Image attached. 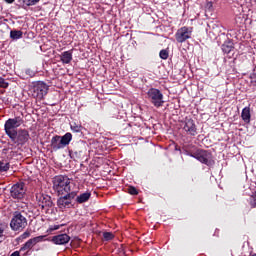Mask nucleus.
Here are the masks:
<instances>
[{
  "mask_svg": "<svg viewBox=\"0 0 256 256\" xmlns=\"http://www.w3.org/2000/svg\"><path fill=\"white\" fill-rule=\"evenodd\" d=\"M241 118L243 119V121H244L245 123H250V121H251V108L245 107V108L242 110Z\"/></svg>",
  "mask_w": 256,
  "mask_h": 256,
  "instance_id": "nucleus-17",
  "label": "nucleus"
},
{
  "mask_svg": "<svg viewBox=\"0 0 256 256\" xmlns=\"http://www.w3.org/2000/svg\"><path fill=\"white\" fill-rule=\"evenodd\" d=\"M40 0H24L25 5H27L28 7H31L33 5H37V3H39Z\"/></svg>",
  "mask_w": 256,
  "mask_h": 256,
  "instance_id": "nucleus-27",
  "label": "nucleus"
},
{
  "mask_svg": "<svg viewBox=\"0 0 256 256\" xmlns=\"http://www.w3.org/2000/svg\"><path fill=\"white\" fill-rule=\"evenodd\" d=\"M25 183H16L11 187L10 195L13 199H23L26 193Z\"/></svg>",
  "mask_w": 256,
  "mask_h": 256,
  "instance_id": "nucleus-9",
  "label": "nucleus"
},
{
  "mask_svg": "<svg viewBox=\"0 0 256 256\" xmlns=\"http://www.w3.org/2000/svg\"><path fill=\"white\" fill-rule=\"evenodd\" d=\"M187 155H189V157H193L195 159V156L197 155V152L187 153Z\"/></svg>",
  "mask_w": 256,
  "mask_h": 256,
  "instance_id": "nucleus-34",
  "label": "nucleus"
},
{
  "mask_svg": "<svg viewBox=\"0 0 256 256\" xmlns=\"http://www.w3.org/2000/svg\"><path fill=\"white\" fill-rule=\"evenodd\" d=\"M10 227L12 231H23L27 227V218L21 212H15L11 219Z\"/></svg>",
  "mask_w": 256,
  "mask_h": 256,
  "instance_id": "nucleus-3",
  "label": "nucleus"
},
{
  "mask_svg": "<svg viewBox=\"0 0 256 256\" xmlns=\"http://www.w3.org/2000/svg\"><path fill=\"white\" fill-rule=\"evenodd\" d=\"M49 91V86L45 84V82H37L34 84L32 88V97H35L36 99H43L45 95H47Z\"/></svg>",
  "mask_w": 256,
  "mask_h": 256,
  "instance_id": "nucleus-7",
  "label": "nucleus"
},
{
  "mask_svg": "<svg viewBox=\"0 0 256 256\" xmlns=\"http://www.w3.org/2000/svg\"><path fill=\"white\" fill-rule=\"evenodd\" d=\"M36 199L38 201L39 207H42V209H45V207H52L53 202L51 201V197L48 195L43 194H37Z\"/></svg>",
  "mask_w": 256,
  "mask_h": 256,
  "instance_id": "nucleus-13",
  "label": "nucleus"
},
{
  "mask_svg": "<svg viewBox=\"0 0 256 256\" xmlns=\"http://www.w3.org/2000/svg\"><path fill=\"white\" fill-rule=\"evenodd\" d=\"M249 204H250V206H251L252 208H255V207H256V191H255V193H254L252 196H250V198H249Z\"/></svg>",
  "mask_w": 256,
  "mask_h": 256,
  "instance_id": "nucleus-25",
  "label": "nucleus"
},
{
  "mask_svg": "<svg viewBox=\"0 0 256 256\" xmlns=\"http://www.w3.org/2000/svg\"><path fill=\"white\" fill-rule=\"evenodd\" d=\"M60 61H62V63L64 65H69V63H71V61H73V52L71 51H65L60 55Z\"/></svg>",
  "mask_w": 256,
  "mask_h": 256,
  "instance_id": "nucleus-16",
  "label": "nucleus"
},
{
  "mask_svg": "<svg viewBox=\"0 0 256 256\" xmlns=\"http://www.w3.org/2000/svg\"><path fill=\"white\" fill-rule=\"evenodd\" d=\"M4 231H5V230L3 229V227L0 226V237H3Z\"/></svg>",
  "mask_w": 256,
  "mask_h": 256,
  "instance_id": "nucleus-35",
  "label": "nucleus"
},
{
  "mask_svg": "<svg viewBox=\"0 0 256 256\" xmlns=\"http://www.w3.org/2000/svg\"><path fill=\"white\" fill-rule=\"evenodd\" d=\"M4 32L0 31V39H3Z\"/></svg>",
  "mask_w": 256,
  "mask_h": 256,
  "instance_id": "nucleus-37",
  "label": "nucleus"
},
{
  "mask_svg": "<svg viewBox=\"0 0 256 256\" xmlns=\"http://www.w3.org/2000/svg\"><path fill=\"white\" fill-rule=\"evenodd\" d=\"M6 3H15V0H4Z\"/></svg>",
  "mask_w": 256,
  "mask_h": 256,
  "instance_id": "nucleus-36",
  "label": "nucleus"
},
{
  "mask_svg": "<svg viewBox=\"0 0 256 256\" xmlns=\"http://www.w3.org/2000/svg\"><path fill=\"white\" fill-rule=\"evenodd\" d=\"M159 55L161 59H169V52L167 50H161Z\"/></svg>",
  "mask_w": 256,
  "mask_h": 256,
  "instance_id": "nucleus-30",
  "label": "nucleus"
},
{
  "mask_svg": "<svg viewBox=\"0 0 256 256\" xmlns=\"http://www.w3.org/2000/svg\"><path fill=\"white\" fill-rule=\"evenodd\" d=\"M193 33V29L189 27H182L177 30L175 34V39L177 43H185L187 39H191V35Z\"/></svg>",
  "mask_w": 256,
  "mask_h": 256,
  "instance_id": "nucleus-10",
  "label": "nucleus"
},
{
  "mask_svg": "<svg viewBox=\"0 0 256 256\" xmlns=\"http://www.w3.org/2000/svg\"><path fill=\"white\" fill-rule=\"evenodd\" d=\"M197 161L207 165V167H213L215 165V160H213V154L207 150L198 149L196 150V155L194 156Z\"/></svg>",
  "mask_w": 256,
  "mask_h": 256,
  "instance_id": "nucleus-4",
  "label": "nucleus"
},
{
  "mask_svg": "<svg viewBox=\"0 0 256 256\" xmlns=\"http://www.w3.org/2000/svg\"><path fill=\"white\" fill-rule=\"evenodd\" d=\"M51 148L53 151H59V149H65L63 142L61 140V136L56 135L51 139Z\"/></svg>",
  "mask_w": 256,
  "mask_h": 256,
  "instance_id": "nucleus-15",
  "label": "nucleus"
},
{
  "mask_svg": "<svg viewBox=\"0 0 256 256\" xmlns=\"http://www.w3.org/2000/svg\"><path fill=\"white\" fill-rule=\"evenodd\" d=\"M251 256H256V254H252Z\"/></svg>",
  "mask_w": 256,
  "mask_h": 256,
  "instance_id": "nucleus-38",
  "label": "nucleus"
},
{
  "mask_svg": "<svg viewBox=\"0 0 256 256\" xmlns=\"http://www.w3.org/2000/svg\"><path fill=\"white\" fill-rule=\"evenodd\" d=\"M71 129L74 133H81L83 126L77 124V123H72L71 124Z\"/></svg>",
  "mask_w": 256,
  "mask_h": 256,
  "instance_id": "nucleus-24",
  "label": "nucleus"
},
{
  "mask_svg": "<svg viewBox=\"0 0 256 256\" xmlns=\"http://www.w3.org/2000/svg\"><path fill=\"white\" fill-rule=\"evenodd\" d=\"M23 123H25V121L23 120V117L21 116H16L14 118H9L8 120H6L5 124H4V130L6 135L10 138L15 136V132H17V128L21 125H23Z\"/></svg>",
  "mask_w": 256,
  "mask_h": 256,
  "instance_id": "nucleus-2",
  "label": "nucleus"
},
{
  "mask_svg": "<svg viewBox=\"0 0 256 256\" xmlns=\"http://www.w3.org/2000/svg\"><path fill=\"white\" fill-rule=\"evenodd\" d=\"M113 237H115V235H113V233H111V232L103 233L104 241H111L113 239Z\"/></svg>",
  "mask_w": 256,
  "mask_h": 256,
  "instance_id": "nucleus-26",
  "label": "nucleus"
},
{
  "mask_svg": "<svg viewBox=\"0 0 256 256\" xmlns=\"http://www.w3.org/2000/svg\"><path fill=\"white\" fill-rule=\"evenodd\" d=\"M91 199V192H84L80 194L79 196L76 197V202L77 203H87Z\"/></svg>",
  "mask_w": 256,
  "mask_h": 256,
  "instance_id": "nucleus-18",
  "label": "nucleus"
},
{
  "mask_svg": "<svg viewBox=\"0 0 256 256\" xmlns=\"http://www.w3.org/2000/svg\"><path fill=\"white\" fill-rule=\"evenodd\" d=\"M234 49L235 47H233V42H226L222 45V51L227 55H229V53H232Z\"/></svg>",
  "mask_w": 256,
  "mask_h": 256,
  "instance_id": "nucleus-22",
  "label": "nucleus"
},
{
  "mask_svg": "<svg viewBox=\"0 0 256 256\" xmlns=\"http://www.w3.org/2000/svg\"><path fill=\"white\" fill-rule=\"evenodd\" d=\"M75 183L71 182V179L67 176L59 175L53 178V189L58 195H65L67 193H77L73 190Z\"/></svg>",
  "mask_w": 256,
  "mask_h": 256,
  "instance_id": "nucleus-1",
  "label": "nucleus"
},
{
  "mask_svg": "<svg viewBox=\"0 0 256 256\" xmlns=\"http://www.w3.org/2000/svg\"><path fill=\"white\" fill-rule=\"evenodd\" d=\"M71 241V237L67 234H60L52 237V242L55 245H67Z\"/></svg>",
  "mask_w": 256,
  "mask_h": 256,
  "instance_id": "nucleus-14",
  "label": "nucleus"
},
{
  "mask_svg": "<svg viewBox=\"0 0 256 256\" xmlns=\"http://www.w3.org/2000/svg\"><path fill=\"white\" fill-rule=\"evenodd\" d=\"M10 164L9 162L0 161V172L3 173L5 171H9Z\"/></svg>",
  "mask_w": 256,
  "mask_h": 256,
  "instance_id": "nucleus-23",
  "label": "nucleus"
},
{
  "mask_svg": "<svg viewBox=\"0 0 256 256\" xmlns=\"http://www.w3.org/2000/svg\"><path fill=\"white\" fill-rule=\"evenodd\" d=\"M43 239H45V236H37L34 238L29 239L21 248H20V252L23 251H31L32 247H35L37 245V243H41V241H43Z\"/></svg>",
  "mask_w": 256,
  "mask_h": 256,
  "instance_id": "nucleus-12",
  "label": "nucleus"
},
{
  "mask_svg": "<svg viewBox=\"0 0 256 256\" xmlns=\"http://www.w3.org/2000/svg\"><path fill=\"white\" fill-rule=\"evenodd\" d=\"M25 74L28 77H35V75H37V72H35V70H32L31 68H28L25 70Z\"/></svg>",
  "mask_w": 256,
  "mask_h": 256,
  "instance_id": "nucleus-28",
  "label": "nucleus"
},
{
  "mask_svg": "<svg viewBox=\"0 0 256 256\" xmlns=\"http://www.w3.org/2000/svg\"><path fill=\"white\" fill-rule=\"evenodd\" d=\"M14 136H10L9 139H11L12 143H15V145H20L23 147L29 139H31V136L29 135V131L27 129H19L15 132Z\"/></svg>",
  "mask_w": 256,
  "mask_h": 256,
  "instance_id": "nucleus-6",
  "label": "nucleus"
},
{
  "mask_svg": "<svg viewBox=\"0 0 256 256\" xmlns=\"http://www.w3.org/2000/svg\"><path fill=\"white\" fill-rule=\"evenodd\" d=\"M57 229H59V225L50 226V231H57Z\"/></svg>",
  "mask_w": 256,
  "mask_h": 256,
  "instance_id": "nucleus-33",
  "label": "nucleus"
},
{
  "mask_svg": "<svg viewBox=\"0 0 256 256\" xmlns=\"http://www.w3.org/2000/svg\"><path fill=\"white\" fill-rule=\"evenodd\" d=\"M147 96L148 100L150 103H152V105H154V107H163V103H165V101L163 100V93H161V90L157 88H151L148 90Z\"/></svg>",
  "mask_w": 256,
  "mask_h": 256,
  "instance_id": "nucleus-5",
  "label": "nucleus"
},
{
  "mask_svg": "<svg viewBox=\"0 0 256 256\" xmlns=\"http://www.w3.org/2000/svg\"><path fill=\"white\" fill-rule=\"evenodd\" d=\"M10 39H12V41H18V39H23V31L11 30L10 31Z\"/></svg>",
  "mask_w": 256,
  "mask_h": 256,
  "instance_id": "nucleus-20",
  "label": "nucleus"
},
{
  "mask_svg": "<svg viewBox=\"0 0 256 256\" xmlns=\"http://www.w3.org/2000/svg\"><path fill=\"white\" fill-rule=\"evenodd\" d=\"M20 237L21 239H28V237H31V232L27 230Z\"/></svg>",
  "mask_w": 256,
  "mask_h": 256,
  "instance_id": "nucleus-32",
  "label": "nucleus"
},
{
  "mask_svg": "<svg viewBox=\"0 0 256 256\" xmlns=\"http://www.w3.org/2000/svg\"><path fill=\"white\" fill-rule=\"evenodd\" d=\"M208 27L212 29L214 35H219L223 31V26L219 23H210Z\"/></svg>",
  "mask_w": 256,
  "mask_h": 256,
  "instance_id": "nucleus-19",
  "label": "nucleus"
},
{
  "mask_svg": "<svg viewBox=\"0 0 256 256\" xmlns=\"http://www.w3.org/2000/svg\"><path fill=\"white\" fill-rule=\"evenodd\" d=\"M76 197H77V192L64 194V196H61L60 198H58L57 206L59 207V209L70 208L73 199H75Z\"/></svg>",
  "mask_w": 256,
  "mask_h": 256,
  "instance_id": "nucleus-8",
  "label": "nucleus"
},
{
  "mask_svg": "<svg viewBox=\"0 0 256 256\" xmlns=\"http://www.w3.org/2000/svg\"><path fill=\"white\" fill-rule=\"evenodd\" d=\"M183 131L192 137L197 135V125H195V121L191 118H186L185 124L183 126Z\"/></svg>",
  "mask_w": 256,
  "mask_h": 256,
  "instance_id": "nucleus-11",
  "label": "nucleus"
},
{
  "mask_svg": "<svg viewBox=\"0 0 256 256\" xmlns=\"http://www.w3.org/2000/svg\"><path fill=\"white\" fill-rule=\"evenodd\" d=\"M128 193L130 195H138L139 194V191H137V188L133 187V186H130L128 188Z\"/></svg>",
  "mask_w": 256,
  "mask_h": 256,
  "instance_id": "nucleus-31",
  "label": "nucleus"
},
{
  "mask_svg": "<svg viewBox=\"0 0 256 256\" xmlns=\"http://www.w3.org/2000/svg\"><path fill=\"white\" fill-rule=\"evenodd\" d=\"M7 87H9V83L3 77H0V88L7 89Z\"/></svg>",
  "mask_w": 256,
  "mask_h": 256,
  "instance_id": "nucleus-29",
  "label": "nucleus"
},
{
  "mask_svg": "<svg viewBox=\"0 0 256 256\" xmlns=\"http://www.w3.org/2000/svg\"><path fill=\"white\" fill-rule=\"evenodd\" d=\"M60 139L62 141V145H64V147H67V145H69V143H71V140L73 139V134L67 132L64 136H60Z\"/></svg>",
  "mask_w": 256,
  "mask_h": 256,
  "instance_id": "nucleus-21",
  "label": "nucleus"
}]
</instances>
